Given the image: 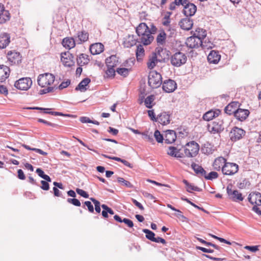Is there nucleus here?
<instances>
[{
	"instance_id": "obj_1",
	"label": "nucleus",
	"mask_w": 261,
	"mask_h": 261,
	"mask_svg": "<svg viewBox=\"0 0 261 261\" xmlns=\"http://www.w3.org/2000/svg\"><path fill=\"white\" fill-rule=\"evenodd\" d=\"M187 46L190 48H198L199 46L203 49L211 48L213 44L211 42H206L205 41H201L200 38L196 37V36H192L188 37L186 42Z\"/></svg>"
},
{
	"instance_id": "obj_48",
	"label": "nucleus",
	"mask_w": 261,
	"mask_h": 261,
	"mask_svg": "<svg viewBox=\"0 0 261 261\" xmlns=\"http://www.w3.org/2000/svg\"><path fill=\"white\" fill-rule=\"evenodd\" d=\"M116 71L119 74L126 77L128 75L129 69L126 68H119L117 69Z\"/></svg>"
},
{
	"instance_id": "obj_33",
	"label": "nucleus",
	"mask_w": 261,
	"mask_h": 261,
	"mask_svg": "<svg viewBox=\"0 0 261 261\" xmlns=\"http://www.w3.org/2000/svg\"><path fill=\"white\" fill-rule=\"evenodd\" d=\"M91 80L90 79L87 77L83 79L75 88V90L76 91L80 90L81 92H85L87 88L86 87L90 83Z\"/></svg>"
},
{
	"instance_id": "obj_18",
	"label": "nucleus",
	"mask_w": 261,
	"mask_h": 261,
	"mask_svg": "<svg viewBox=\"0 0 261 261\" xmlns=\"http://www.w3.org/2000/svg\"><path fill=\"white\" fill-rule=\"evenodd\" d=\"M10 14L8 10H5L3 5L0 3V23L3 24L9 20Z\"/></svg>"
},
{
	"instance_id": "obj_26",
	"label": "nucleus",
	"mask_w": 261,
	"mask_h": 261,
	"mask_svg": "<svg viewBox=\"0 0 261 261\" xmlns=\"http://www.w3.org/2000/svg\"><path fill=\"white\" fill-rule=\"evenodd\" d=\"M10 36L7 33H3L0 34V49L6 47L10 43Z\"/></svg>"
},
{
	"instance_id": "obj_23",
	"label": "nucleus",
	"mask_w": 261,
	"mask_h": 261,
	"mask_svg": "<svg viewBox=\"0 0 261 261\" xmlns=\"http://www.w3.org/2000/svg\"><path fill=\"white\" fill-rule=\"evenodd\" d=\"M221 59V56L218 52L215 50H212L207 56V60L210 63L217 64Z\"/></svg>"
},
{
	"instance_id": "obj_2",
	"label": "nucleus",
	"mask_w": 261,
	"mask_h": 261,
	"mask_svg": "<svg viewBox=\"0 0 261 261\" xmlns=\"http://www.w3.org/2000/svg\"><path fill=\"white\" fill-rule=\"evenodd\" d=\"M55 77L49 73L40 74L37 79L38 85L41 87H49L55 82Z\"/></svg>"
},
{
	"instance_id": "obj_42",
	"label": "nucleus",
	"mask_w": 261,
	"mask_h": 261,
	"mask_svg": "<svg viewBox=\"0 0 261 261\" xmlns=\"http://www.w3.org/2000/svg\"><path fill=\"white\" fill-rule=\"evenodd\" d=\"M183 182L185 184L186 188H187V191L188 192H192V191H201V189L199 188H198L197 187H195L193 185H192L186 179L183 180Z\"/></svg>"
},
{
	"instance_id": "obj_43",
	"label": "nucleus",
	"mask_w": 261,
	"mask_h": 261,
	"mask_svg": "<svg viewBox=\"0 0 261 261\" xmlns=\"http://www.w3.org/2000/svg\"><path fill=\"white\" fill-rule=\"evenodd\" d=\"M136 55L138 60H141L144 56V49L142 45L139 44L137 46Z\"/></svg>"
},
{
	"instance_id": "obj_13",
	"label": "nucleus",
	"mask_w": 261,
	"mask_h": 261,
	"mask_svg": "<svg viewBox=\"0 0 261 261\" xmlns=\"http://www.w3.org/2000/svg\"><path fill=\"white\" fill-rule=\"evenodd\" d=\"M245 134V132L243 129L234 127L230 132V139L232 141H236L241 139Z\"/></svg>"
},
{
	"instance_id": "obj_24",
	"label": "nucleus",
	"mask_w": 261,
	"mask_h": 261,
	"mask_svg": "<svg viewBox=\"0 0 261 261\" xmlns=\"http://www.w3.org/2000/svg\"><path fill=\"white\" fill-rule=\"evenodd\" d=\"M180 28L185 30H190L193 25V21L189 18L182 19L179 22Z\"/></svg>"
},
{
	"instance_id": "obj_7",
	"label": "nucleus",
	"mask_w": 261,
	"mask_h": 261,
	"mask_svg": "<svg viewBox=\"0 0 261 261\" xmlns=\"http://www.w3.org/2000/svg\"><path fill=\"white\" fill-rule=\"evenodd\" d=\"M239 170V166L232 163H225L222 168L223 174L231 175L236 173Z\"/></svg>"
},
{
	"instance_id": "obj_56",
	"label": "nucleus",
	"mask_w": 261,
	"mask_h": 261,
	"mask_svg": "<svg viewBox=\"0 0 261 261\" xmlns=\"http://www.w3.org/2000/svg\"><path fill=\"white\" fill-rule=\"evenodd\" d=\"M55 88L57 89V87L56 88L55 86V87H47V88H45V89L40 90L39 93L40 94H46V93H47L49 92H53Z\"/></svg>"
},
{
	"instance_id": "obj_54",
	"label": "nucleus",
	"mask_w": 261,
	"mask_h": 261,
	"mask_svg": "<svg viewBox=\"0 0 261 261\" xmlns=\"http://www.w3.org/2000/svg\"><path fill=\"white\" fill-rule=\"evenodd\" d=\"M108 69L106 71V73L107 76L109 77H114L115 75V70L114 67L111 68L110 67H107Z\"/></svg>"
},
{
	"instance_id": "obj_40",
	"label": "nucleus",
	"mask_w": 261,
	"mask_h": 261,
	"mask_svg": "<svg viewBox=\"0 0 261 261\" xmlns=\"http://www.w3.org/2000/svg\"><path fill=\"white\" fill-rule=\"evenodd\" d=\"M77 61V62L82 66L87 64L89 63L90 59L88 55L85 54H81L80 55Z\"/></svg>"
},
{
	"instance_id": "obj_27",
	"label": "nucleus",
	"mask_w": 261,
	"mask_h": 261,
	"mask_svg": "<svg viewBox=\"0 0 261 261\" xmlns=\"http://www.w3.org/2000/svg\"><path fill=\"white\" fill-rule=\"evenodd\" d=\"M220 113L219 110L216 111L211 110L206 112L203 116V119L206 121H210L214 118L218 116Z\"/></svg>"
},
{
	"instance_id": "obj_39",
	"label": "nucleus",
	"mask_w": 261,
	"mask_h": 261,
	"mask_svg": "<svg viewBox=\"0 0 261 261\" xmlns=\"http://www.w3.org/2000/svg\"><path fill=\"white\" fill-rule=\"evenodd\" d=\"M193 36H196V37L200 38L201 41H204L206 36V33L205 30L201 28H198L196 30Z\"/></svg>"
},
{
	"instance_id": "obj_61",
	"label": "nucleus",
	"mask_w": 261,
	"mask_h": 261,
	"mask_svg": "<svg viewBox=\"0 0 261 261\" xmlns=\"http://www.w3.org/2000/svg\"><path fill=\"white\" fill-rule=\"evenodd\" d=\"M85 205L87 207L88 211L91 213L94 212V207L90 201H87L84 203Z\"/></svg>"
},
{
	"instance_id": "obj_38",
	"label": "nucleus",
	"mask_w": 261,
	"mask_h": 261,
	"mask_svg": "<svg viewBox=\"0 0 261 261\" xmlns=\"http://www.w3.org/2000/svg\"><path fill=\"white\" fill-rule=\"evenodd\" d=\"M89 38V34L87 32L85 31H81L79 32L77 34V38L78 40L76 41L78 43H81L82 42H84L86 41Z\"/></svg>"
},
{
	"instance_id": "obj_37",
	"label": "nucleus",
	"mask_w": 261,
	"mask_h": 261,
	"mask_svg": "<svg viewBox=\"0 0 261 261\" xmlns=\"http://www.w3.org/2000/svg\"><path fill=\"white\" fill-rule=\"evenodd\" d=\"M137 40L134 39V36H128V37L124 41L123 45L124 47L129 48L136 44Z\"/></svg>"
},
{
	"instance_id": "obj_57",
	"label": "nucleus",
	"mask_w": 261,
	"mask_h": 261,
	"mask_svg": "<svg viewBox=\"0 0 261 261\" xmlns=\"http://www.w3.org/2000/svg\"><path fill=\"white\" fill-rule=\"evenodd\" d=\"M209 235L210 236H211L212 238H213L214 239H215L217 240H219L220 242H222V243H224L226 244H228V245H231V243L229 242V241H228L226 240H225L223 238H220V237H218L216 236H215L214 234H209Z\"/></svg>"
},
{
	"instance_id": "obj_31",
	"label": "nucleus",
	"mask_w": 261,
	"mask_h": 261,
	"mask_svg": "<svg viewBox=\"0 0 261 261\" xmlns=\"http://www.w3.org/2000/svg\"><path fill=\"white\" fill-rule=\"evenodd\" d=\"M225 163H226L225 159L221 156L215 159L213 166L214 169L216 170H220Z\"/></svg>"
},
{
	"instance_id": "obj_30",
	"label": "nucleus",
	"mask_w": 261,
	"mask_h": 261,
	"mask_svg": "<svg viewBox=\"0 0 261 261\" xmlns=\"http://www.w3.org/2000/svg\"><path fill=\"white\" fill-rule=\"evenodd\" d=\"M149 31H150V30L147 24L143 22L140 23L136 29V32L138 37L147 33Z\"/></svg>"
},
{
	"instance_id": "obj_47",
	"label": "nucleus",
	"mask_w": 261,
	"mask_h": 261,
	"mask_svg": "<svg viewBox=\"0 0 261 261\" xmlns=\"http://www.w3.org/2000/svg\"><path fill=\"white\" fill-rule=\"evenodd\" d=\"M142 231L146 234V238L150 240L151 241L153 242L155 239V233L151 231V230L147 229H143Z\"/></svg>"
},
{
	"instance_id": "obj_52",
	"label": "nucleus",
	"mask_w": 261,
	"mask_h": 261,
	"mask_svg": "<svg viewBox=\"0 0 261 261\" xmlns=\"http://www.w3.org/2000/svg\"><path fill=\"white\" fill-rule=\"evenodd\" d=\"M181 199L182 200L185 201L187 202L188 203H190L191 205H192L194 207H195L198 210H200L205 213H208V212L207 211H206L205 210H204L203 207H199V206L196 205L195 204H194V203L191 202L190 200H189V199H188V198H181Z\"/></svg>"
},
{
	"instance_id": "obj_29",
	"label": "nucleus",
	"mask_w": 261,
	"mask_h": 261,
	"mask_svg": "<svg viewBox=\"0 0 261 261\" xmlns=\"http://www.w3.org/2000/svg\"><path fill=\"white\" fill-rule=\"evenodd\" d=\"M106 63L107 67L115 68L118 64V58L115 55H112L106 59Z\"/></svg>"
},
{
	"instance_id": "obj_12",
	"label": "nucleus",
	"mask_w": 261,
	"mask_h": 261,
	"mask_svg": "<svg viewBox=\"0 0 261 261\" xmlns=\"http://www.w3.org/2000/svg\"><path fill=\"white\" fill-rule=\"evenodd\" d=\"M162 88L165 92L171 93L177 88V84L174 81L168 79L163 82Z\"/></svg>"
},
{
	"instance_id": "obj_51",
	"label": "nucleus",
	"mask_w": 261,
	"mask_h": 261,
	"mask_svg": "<svg viewBox=\"0 0 261 261\" xmlns=\"http://www.w3.org/2000/svg\"><path fill=\"white\" fill-rule=\"evenodd\" d=\"M218 177V174L217 172L215 171H212L208 173V175L206 174L204 178L207 180H213L214 179H216Z\"/></svg>"
},
{
	"instance_id": "obj_4",
	"label": "nucleus",
	"mask_w": 261,
	"mask_h": 261,
	"mask_svg": "<svg viewBox=\"0 0 261 261\" xmlns=\"http://www.w3.org/2000/svg\"><path fill=\"white\" fill-rule=\"evenodd\" d=\"M184 152L188 157L195 156L199 150V145L194 141H191L185 146Z\"/></svg>"
},
{
	"instance_id": "obj_21",
	"label": "nucleus",
	"mask_w": 261,
	"mask_h": 261,
	"mask_svg": "<svg viewBox=\"0 0 261 261\" xmlns=\"http://www.w3.org/2000/svg\"><path fill=\"white\" fill-rule=\"evenodd\" d=\"M104 46L101 43H95L90 45V51L93 55H98L103 51Z\"/></svg>"
},
{
	"instance_id": "obj_8",
	"label": "nucleus",
	"mask_w": 261,
	"mask_h": 261,
	"mask_svg": "<svg viewBox=\"0 0 261 261\" xmlns=\"http://www.w3.org/2000/svg\"><path fill=\"white\" fill-rule=\"evenodd\" d=\"M223 121L217 119L208 125V129L213 134L218 133L223 130Z\"/></svg>"
},
{
	"instance_id": "obj_17",
	"label": "nucleus",
	"mask_w": 261,
	"mask_h": 261,
	"mask_svg": "<svg viewBox=\"0 0 261 261\" xmlns=\"http://www.w3.org/2000/svg\"><path fill=\"white\" fill-rule=\"evenodd\" d=\"M248 201L252 204L261 205V194L259 192L251 193L249 195Z\"/></svg>"
},
{
	"instance_id": "obj_16",
	"label": "nucleus",
	"mask_w": 261,
	"mask_h": 261,
	"mask_svg": "<svg viewBox=\"0 0 261 261\" xmlns=\"http://www.w3.org/2000/svg\"><path fill=\"white\" fill-rule=\"evenodd\" d=\"M72 58V55L69 52H64L61 54V62L65 66L70 67L73 65Z\"/></svg>"
},
{
	"instance_id": "obj_50",
	"label": "nucleus",
	"mask_w": 261,
	"mask_h": 261,
	"mask_svg": "<svg viewBox=\"0 0 261 261\" xmlns=\"http://www.w3.org/2000/svg\"><path fill=\"white\" fill-rule=\"evenodd\" d=\"M154 137L156 140V141L158 143L163 142V140L164 139L163 135L160 133V131L158 130H156L154 133Z\"/></svg>"
},
{
	"instance_id": "obj_58",
	"label": "nucleus",
	"mask_w": 261,
	"mask_h": 261,
	"mask_svg": "<svg viewBox=\"0 0 261 261\" xmlns=\"http://www.w3.org/2000/svg\"><path fill=\"white\" fill-rule=\"evenodd\" d=\"M76 192L78 194L84 198H87L89 197V194L82 189L77 188L76 189Z\"/></svg>"
},
{
	"instance_id": "obj_63",
	"label": "nucleus",
	"mask_w": 261,
	"mask_h": 261,
	"mask_svg": "<svg viewBox=\"0 0 261 261\" xmlns=\"http://www.w3.org/2000/svg\"><path fill=\"white\" fill-rule=\"evenodd\" d=\"M41 184H42V186H41V188L42 190H46V191L49 190V185L47 181H44V180H41Z\"/></svg>"
},
{
	"instance_id": "obj_44",
	"label": "nucleus",
	"mask_w": 261,
	"mask_h": 261,
	"mask_svg": "<svg viewBox=\"0 0 261 261\" xmlns=\"http://www.w3.org/2000/svg\"><path fill=\"white\" fill-rule=\"evenodd\" d=\"M187 0H174V1L171 3L169 6V9L171 10H174L176 8V6H180L185 4Z\"/></svg>"
},
{
	"instance_id": "obj_34",
	"label": "nucleus",
	"mask_w": 261,
	"mask_h": 261,
	"mask_svg": "<svg viewBox=\"0 0 261 261\" xmlns=\"http://www.w3.org/2000/svg\"><path fill=\"white\" fill-rule=\"evenodd\" d=\"M167 154L170 156L180 158L182 157V154L180 153L179 150H178L176 147L170 146L168 148Z\"/></svg>"
},
{
	"instance_id": "obj_20",
	"label": "nucleus",
	"mask_w": 261,
	"mask_h": 261,
	"mask_svg": "<svg viewBox=\"0 0 261 261\" xmlns=\"http://www.w3.org/2000/svg\"><path fill=\"white\" fill-rule=\"evenodd\" d=\"M249 113L248 110L238 109L234 115L238 120L243 121L247 118Z\"/></svg>"
},
{
	"instance_id": "obj_3",
	"label": "nucleus",
	"mask_w": 261,
	"mask_h": 261,
	"mask_svg": "<svg viewBox=\"0 0 261 261\" xmlns=\"http://www.w3.org/2000/svg\"><path fill=\"white\" fill-rule=\"evenodd\" d=\"M162 76L155 70L151 71L148 75V84L152 88H157L162 84Z\"/></svg>"
},
{
	"instance_id": "obj_60",
	"label": "nucleus",
	"mask_w": 261,
	"mask_h": 261,
	"mask_svg": "<svg viewBox=\"0 0 261 261\" xmlns=\"http://www.w3.org/2000/svg\"><path fill=\"white\" fill-rule=\"evenodd\" d=\"M70 84V81L69 80H67L66 81L61 83V84L59 86L58 88L60 90L63 89L67 87Z\"/></svg>"
},
{
	"instance_id": "obj_15",
	"label": "nucleus",
	"mask_w": 261,
	"mask_h": 261,
	"mask_svg": "<svg viewBox=\"0 0 261 261\" xmlns=\"http://www.w3.org/2000/svg\"><path fill=\"white\" fill-rule=\"evenodd\" d=\"M153 37L150 31L139 37L137 39L138 42L143 43L144 45L150 44L153 40Z\"/></svg>"
},
{
	"instance_id": "obj_59",
	"label": "nucleus",
	"mask_w": 261,
	"mask_h": 261,
	"mask_svg": "<svg viewBox=\"0 0 261 261\" xmlns=\"http://www.w3.org/2000/svg\"><path fill=\"white\" fill-rule=\"evenodd\" d=\"M258 247L259 246H246L244 248L252 252H255L259 250Z\"/></svg>"
},
{
	"instance_id": "obj_5",
	"label": "nucleus",
	"mask_w": 261,
	"mask_h": 261,
	"mask_svg": "<svg viewBox=\"0 0 261 261\" xmlns=\"http://www.w3.org/2000/svg\"><path fill=\"white\" fill-rule=\"evenodd\" d=\"M186 61V56L180 51L175 53L171 57V63L174 66L179 67L184 64Z\"/></svg>"
},
{
	"instance_id": "obj_45",
	"label": "nucleus",
	"mask_w": 261,
	"mask_h": 261,
	"mask_svg": "<svg viewBox=\"0 0 261 261\" xmlns=\"http://www.w3.org/2000/svg\"><path fill=\"white\" fill-rule=\"evenodd\" d=\"M155 99V96L153 95H151L147 96L144 100V103L147 108L150 109L152 108V105L151 103Z\"/></svg>"
},
{
	"instance_id": "obj_28",
	"label": "nucleus",
	"mask_w": 261,
	"mask_h": 261,
	"mask_svg": "<svg viewBox=\"0 0 261 261\" xmlns=\"http://www.w3.org/2000/svg\"><path fill=\"white\" fill-rule=\"evenodd\" d=\"M157 121L162 125H166L170 123V116L166 112H163L157 117Z\"/></svg>"
},
{
	"instance_id": "obj_32",
	"label": "nucleus",
	"mask_w": 261,
	"mask_h": 261,
	"mask_svg": "<svg viewBox=\"0 0 261 261\" xmlns=\"http://www.w3.org/2000/svg\"><path fill=\"white\" fill-rule=\"evenodd\" d=\"M191 166L195 172L199 176L205 177L206 172L201 166H199L195 163H193Z\"/></svg>"
},
{
	"instance_id": "obj_53",
	"label": "nucleus",
	"mask_w": 261,
	"mask_h": 261,
	"mask_svg": "<svg viewBox=\"0 0 261 261\" xmlns=\"http://www.w3.org/2000/svg\"><path fill=\"white\" fill-rule=\"evenodd\" d=\"M250 185V182L246 179H244L242 182H241L238 187L240 189H244L247 187H249Z\"/></svg>"
},
{
	"instance_id": "obj_6",
	"label": "nucleus",
	"mask_w": 261,
	"mask_h": 261,
	"mask_svg": "<svg viewBox=\"0 0 261 261\" xmlns=\"http://www.w3.org/2000/svg\"><path fill=\"white\" fill-rule=\"evenodd\" d=\"M32 85V81L30 77H22L16 81L14 86L20 90L27 91L30 88Z\"/></svg>"
},
{
	"instance_id": "obj_41",
	"label": "nucleus",
	"mask_w": 261,
	"mask_h": 261,
	"mask_svg": "<svg viewBox=\"0 0 261 261\" xmlns=\"http://www.w3.org/2000/svg\"><path fill=\"white\" fill-rule=\"evenodd\" d=\"M168 53V51L164 49L162 47H158L155 49V51L152 54H156L157 57L160 58L164 57L165 56L166 59L169 56Z\"/></svg>"
},
{
	"instance_id": "obj_46",
	"label": "nucleus",
	"mask_w": 261,
	"mask_h": 261,
	"mask_svg": "<svg viewBox=\"0 0 261 261\" xmlns=\"http://www.w3.org/2000/svg\"><path fill=\"white\" fill-rule=\"evenodd\" d=\"M144 140H146L152 144H154V140L152 137V133H149L148 132H143L141 134Z\"/></svg>"
},
{
	"instance_id": "obj_22",
	"label": "nucleus",
	"mask_w": 261,
	"mask_h": 261,
	"mask_svg": "<svg viewBox=\"0 0 261 261\" xmlns=\"http://www.w3.org/2000/svg\"><path fill=\"white\" fill-rule=\"evenodd\" d=\"M239 106V103L237 101H233L228 104L224 109L225 113L228 115H231L232 114H235V113L238 109Z\"/></svg>"
},
{
	"instance_id": "obj_36",
	"label": "nucleus",
	"mask_w": 261,
	"mask_h": 261,
	"mask_svg": "<svg viewBox=\"0 0 261 261\" xmlns=\"http://www.w3.org/2000/svg\"><path fill=\"white\" fill-rule=\"evenodd\" d=\"M166 34L165 31H162L158 35L156 40L158 45H163L166 42Z\"/></svg>"
},
{
	"instance_id": "obj_64",
	"label": "nucleus",
	"mask_w": 261,
	"mask_h": 261,
	"mask_svg": "<svg viewBox=\"0 0 261 261\" xmlns=\"http://www.w3.org/2000/svg\"><path fill=\"white\" fill-rule=\"evenodd\" d=\"M147 113L151 120L157 121V118L155 117L153 110H148Z\"/></svg>"
},
{
	"instance_id": "obj_25",
	"label": "nucleus",
	"mask_w": 261,
	"mask_h": 261,
	"mask_svg": "<svg viewBox=\"0 0 261 261\" xmlns=\"http://www.w3.org/2000/svg\"><path fill=\"white\" fill-rule=\"evenodd\" d=\"M9 68L5 65H0V82H3L7 79L10 74Z\"/></svg>"
},
{
	"instance_id": "obj_19",
	"label": "nucleus",
	"mask_w": 261,
	"mask_h": 261,
	"mask_svg": "<svg viewBox=\"0 0 261 261\" xmlns=\"http://www.w3.org/2000/svg\"><path fill=\"white\" fill-rule=\"evenodd\" d=\"M176 139L175 132L173 130H167L165 132L164 140L167 144H171L175 142Z\"/></svg>"
},
{
	"instance_id": "obj_55",
	"label": "nucleus",
	"mask_w": 261,
	"mask_h": 261,
	"mask_svg": "<svg viewBox=\"0 0 261 261\" xmlns=\"http://www.w3.org/2000/svg\"><path fill=\"white\" fill-rule=\"evenodd\" d=\"M67 202L76 206H81L80 201L78 199L75 198H68L67 199Z\"/></svg>"
},
{
	"instance_id": "obj_62",
	"label": "nucleus",
	"mask_w": 261,
	"mask_h": 261,
	"mask_svg": "<svg viewBox=\"0 0 261 261\" xmlns=\"http://www.w3.org/2000/svg\"><path fill=\"white\" fill-rule=\"evenodd\" d=\"M166 30L167 32H169V35L171 37L173 36L175 34V30L174 28V27L171 25L167 27Z\"/></svg>"
},
{
	"instance_id": "obj_9",
	"label": "nucleus",
	"mask_w": 261,
	"mask_h": 261,
	"mask_svg": "<svg viewBox=\"0 0 261 261\" xmlns=\"http://www.w3.org/2000/svg\"><path fill=\"white\" fill-rule=\"evenodd\" d=\"M226 190L229 198L232 201L235 202H240L243 200L244 197L242 194L238 190H232L229 186L227 187Z\"/></svg>"
},
{
	"instance_id": "obj_10",
	"label": "nucleus",
	"mask_w": 261,
	"mask_h": 261,
	"mask_svg": "<svg viewBox=\"0 0 261 261\" xmlns=\"http://www.w3.org/2000/svg\"><path fill=\"white\" fill-rule=\"evenodd\" d=\"M182 6H184L183 13L187 17L193 16L195 14L197 7L194 4L190 3L189 0H187L186 4Z\"/></svg>"
},
{
	"instance_id": "obj_11",
	"label": "nucleus",
	"mask_w": 261,
	"mask_h": 261,
	"mask_svg": "<svg viewBox=\"0 0 261 261\" xmlns=\"http://www.w3.org/2000/svg\"><path fill=\"white\" fill-rule=\"evenodd\" d=\"M166 57L161 58L157 57L156 54H151L149 57L148 61L147 62V67L149 69H153L156 65L158 62H165Z\"/></svg>"
},
{
	"instance_id": "obj_35",
	"label": "nucleus",
	"mask_w": 261,
	"mask_h": 261,
	"mask_svg": "<svg viewBox=\"0 0 261 261\" xmlns=\"http://www.w3.org/2000/svg\"><path fill=\"white\" fill-rule=\"evenodd\" d=\"M62 44L65 48L71 49L74 47L75 41L73 38H66L63 40Z\"/></svg>"
},
{
	"instance_id": "obj_14",
	"label": "nucleus",
	"mask_w": 261,
	"mask_h": 261,
	"mask_svg": "<svg viewBox=\"0 0 261 261\" xmlns=\"http://www.w3.org/2000/svg\"><path fill=\"white\" fill-rule=\"evenodd\" d=\"M7 58L11 64H18L21 60V57L18 52L10 51L7 54Z\"/></svg>"
},
{
	"instance_id": "obj_49",
	"label": "nucleus",
	"mask_w": 261,
	"mask_h": 261,
	"mask_svg": "<svg viewBox=\"0 0 261 261\" xmlns=\"http://www.w3.org/2000/svg\"><path fill=\"white\" fill-rule=\"evenodd\" d=\"M117 180L119 182L122 183V185L127 188H132L133 187V185L129 181L125 180L122 177H118Z\"/></svg>"
}]
</instances>
